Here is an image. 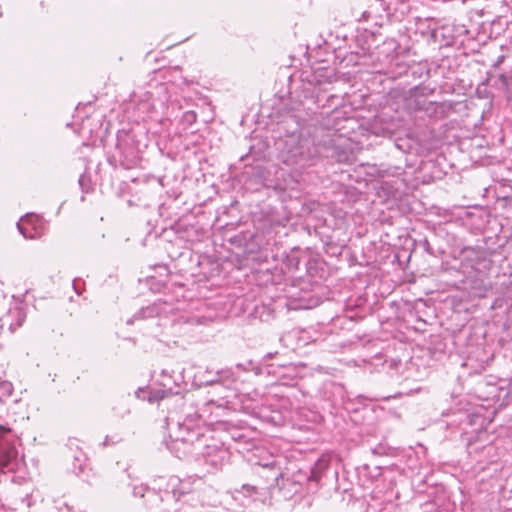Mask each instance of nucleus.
Returning <instances> with one entry per match:
<instances>
[{"mask_svg": "<svg viewBox=\"0 0 512 512\" xmlns=\"http://www.w3.org/2000/svg\"><path fill=\"white\" fill-rule=\"evenodd\" d=\"M15 442L11 430L0 427V468L13 469L18 455Z\"/></svg>", "mask_w": 512, "mask_h": 512, "instance_id": "obj_2", "label": "nucleus"}, {"mask_svg": "<svg viewBox=\"0 0 512 512\" xmlns=\"http://www.w3.org/2000/svg\"><path fill=\"white\" fill-rule=\"evenodd\" d=\"M145 493H148V495L150 497H152L155 501L159 500V497L157 496V494L154 491L149 490L148 487H146V486H143V485L135 486L133 489L134 496L144 497Z\"/></svg>", "mask_w": 512, "mask_h": 512, "instance_id": "obj_6", "label": "nucleus"}, {"mask_svg": "<svg viewBox=\"0 0 512 512\" xmlns=\"http://www.w3.org/2000/svg\"><path fill=\"white\" fill-rule=\"evenodd\" d=\"M38 218L34 215L27 214L22 217L20 221L17 223V227L19 232L26 239H36L40 237L41 232L38 231Z\"/></svg>", "mask_w": 512, "mask_h": 512, "instance_id": "obj_3", "label": "nucleus"}, {"mask_svg": "<svg viewBox=\"0 0 512 512\" xmlns=\"http://www.w3.org/2000/svg\"><path fill=\"white\" fill-rule=\"evenodd\" d=\"M237 493L239 494H242L243 496H246V497H251L253 499L254 496L256 494H258V489L256 486H253V485H249V484H244L240 490H237L236 491Z\"/></svg>", "mask_w": 512, "mask_h": 512, "instance_id": "obj_7", "label": "nucleus"}, {"mask_svg": "<svg viewBox=\"0 0 512 512\" xmlns=\"http://www.w3.org/2000/svg\"><path fill=\"white\" fill-rule=\"evenodd\" d=\"M200 420L197 413L188 414L182 423H178V431L175 433V441L190 444L196 450L200 449L201 434L195 430L196 422Z\"/></svg>", "mask_w": 512, "mask_h": 512, "instance_id": "obj_1", "label": "nucleus"}, {"mask_svg": "<svg viewBox=\"0 0 512 512\" xmlns=\"http://www.w3.org/2000/svg\"><path fill=\"white\" fill-rule=\"evenodd\" d=\"M110 444V439H109V436H106L104 442H103V445L106 446V445H109Z\"/></svg>", "mask_w": 512, "mask_h": 512, "instance_id": "obj_8", "label": "nucleus"}, {"mask_svg": "<svg viewBox=\"0 0 512 512\" xmlns=\"http://www.w3.org/2000/svg\"><path fill=\"white\" fill-rule=\"evenodd\" d=\"M24 321L25 314L20 308H15L14 310H11L9 312V315H7L3 319L4 324H7L9 326V330L11 332H14L16 331V329L21 327Z\"/></svg>", "mask_w": 512, "mask_h": 512, "instance_id": "obj_4", "label": "nucleus"}, {"mask_svg": "<svg viewBox=\"0 0 512 512\" xmlns=\"http://www.w3.org/2000/svg\"><path fill=\"white\" fill-rule=\"evenodd\" d=\"M13 387L8 381L0 379V402L12 395Z\"/></svg>", "mask_w": 512, "mask_h": 512, "instance_id": "obj_5", "label": "nucleus"}]
</instances>
